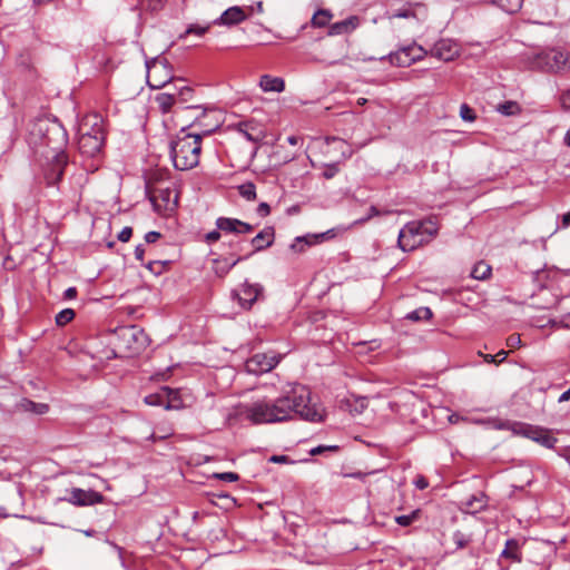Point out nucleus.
<instances>
[{
    "mask_svg": "<svg viewBox=\"0 0 570 570\" xmlns=\"http://www.w3.org/2000/svg\"><path fill=\"white\" fill-rule=\"evenodd\" d=\"M244 415L253 424L287 422L295 416L308 422H322L324 410L311 404L309 390L301 384L288 385L275 400H258L245 406Z\"/></svg>",
    "mask_w": 570,
    "mask_h": 570,
    "instance_id": "obj_1",
    "label": "nucleus"
},
{
    "mask_svg": "<svg viewBox=\"0 0 570 570\" xmlns=\"http://www.w3.org/2000/svg\"><path fill=\"white\" fill-rule=\"evenodd\" d=\"M183 127L169 144V155L177 170H189L199 164L202 135L187 131Z\"/></svg>",
    "mask_w": 570,
    "mask_h": 570,
    "instance_id": "obj_2",
    "label": "nucleus"
},
{
    "mask_svg": "<svg viewBox=\"0 0 570 570\" xmlns=\"http://www.w3.org/2000/svg\"><path fill=\"white\" fill-rule=\"evenodd\" d=\"M111 350L112 357H132L140 354L150 343L148 335L137 325L120 326L115 330ZM106 358H111L107 355Z\"/></svg>",
    "mask_w": 570,
    "mask_h": 570,
    "instance_id": "obj_3",
    "label": "nucleus"
},
{
    "mask_svg": "<svg viewBox=\"0 0 570 570\" xmlns=\"http://www.w3.org/2000/svg\"><path fill=\"white\" fill-rule=\"evenodd\" d=\"M569 58L567 51L551 48L527 57V66L532 70L560 73L570 68Z\"/></svg>",
    "mask_w": 570,
    "mask_h": 570,
    "instance_id": "obj_4",
    "label": "nucleus"
},
{
    "mask_svg": "<svg viewBox=\"0 0 570 570\" xmlns=\"http://www.w3.org/2000/svg\"><path fill=\"white\" fill-rule=\"evenodd\" d=\"M426 56V51L415 42L401 47L394 52L381 58V60H389L391 65L396 67H410L412 63L422 60Z\"/></svg>",
    "mask_w": 570,
    "mask_h": 570,
    "instance_id": "obj_5",
    "label": "nucleus"
},
{
    "mask_svg": "<svg viewBox=\"0 0 570 570\" xmlns=\"http://www.w3.org/2000/svg\"><path fill=\"white\" fill-rule=\"evenodd\" d=\"M232 298L236 299L243 309L249 311L256 302L264 299V286L246 279L238 288L232 291Z\"/></svg>",
    "mask_w": 570,
    "mask_h": 570,
    "instance_id": "obj_6",
    "label": "nucleus"
},
{
    "mask_svg": "<svg viewBox=\"0 0 570 570\" xmlns=\"http://www.w3.org/2000/svg\"><path fill=\"white\" fill-rule=\"evenodd\" d=\"M513 432L515 434L528 438L547 449H553L558 442L557 438L551 434L550 430L538 425L514 423Z\"/></svg>",
    "mask_w": 570,
    "mask_h": 570,
    "instance_id": "obj_7",
    "label": "nucleus"
},
{
    "mask_svg": "<svg viewBox=\"0 0 570 570\" xmlns=\"http://www.w3.org/2000/svg\"><path fill=\"white\" fill-rule=\"evenodd\" d=\"M68 495L58 498L57 502L66 501L76 507H89L101 503L105 497L95 490H83L80 488H72L67 491Z\"/></svg>",
    "mask_w": 570,
    "mask_h": 570,
    "instance_id": "obj_8",
    "label": "nucleus"
},
{
    "mask_svg": "<svg viewBox=\"0 0 570 570\" xmlns=\"http://www.w3.org/2000/svg\"><path fill=\"white\" fill-rule=\"evenodd\" d=\"M69 163V157L66 151L60 150L57 153L45 166L43 177L47 186L57 185L65 173V169Z\"/></svg>",
    "mask_w": 570,
    "mask_h": 570,
    "instance_id": "obj_9",
    "label": "nucleus"
},
{
    "mask_svg": "<svg viewBox=\"0 0 570 570\" xmlns=\"http://www.w3.org/2000/svg\"><path fill=\"white\" fill-rule=\"evenodd\" d=\"M170 79L171 70L166 59H158L147 63V82L151 88H163Z\"/></svg>",
    "mask_w": 570,
    "mask_h": 570,
    "instance_id": "obj_10",
    "label": "nucleus"
},
{
    "mask_svg": "<svg viewBox=\"0 0 570 570\" xmlns=\"http://www.w3.org/2000/svg\"><path fill=\"white\" fill-rule=\"evenodd\" d=\"M279 361V355L257 353L246 361L245 366L248 373L259 375L272 371Z\"/></svg>",
    "mask_w": 570,
    "mask_h": 570,
    "instance_id": "obj_11",
    "label": "nucleus"
},
{
    "mask_svg": "<svg viewBox=\"0 0 570 570\" xmlns=\"http://www.w3.org/2000/svg\"><path fill=\"white\" fill-rule=\"evenodd\" d=\"M422 227V224L412 222L400 230L397 244L403 252L412 250L421 243V239H416V236L421 235Z\"/></svg>",
    "mask_w": 570,
    "mask_h": 570,
    "instance_id": "obj_12",
    "label": "nucleus"
},
{
    "mask_svg": "<svg viewBox=\"0 0 570 570\" xmlns=\"http://www.w3.org/2000/svg\"><path fill=\"white\" fill-rule=\"evenodd\" d=\"M105 140V136H90L79 134L78 149L83 156L94 158L101 153Z\"/></svg>",
    "mask_w": 570,
    "mask_h": 570,
    "instance_id": "obj_13",
    "label": "nucleus"
},
{
    "mask_svg": "<svg viewBox=\"0 0 570 570\" xmlns=\"http://www.w3.org/2000/svg\"><path fill=\"white\" fill-rule=\"evenodd\" d=\"M177 399V392L168 386L161 387L157 393L145 396V403L151 406H164L166 410L177 409L178 405L173 404Z\"/></svg>",
    "mask_w": 570,
    "mask_h": 570,
    "instance_id": "obj_14",
    "label": "nucleus"
},
{
    "mask_svg": "<svg viewBox=\"0 0 570 570\" xmlns=\"http://www.w3.org/2000/svg\"><path fill=\"white\" fill-rule=\"evenodd\" d=\"M216 227L218 230L226 234H249L254 230V226L237 218L218 217L216 219Z\"/></svg>",
    "mask_w": 570,
    "mask_h": 570,
    "instance_id": "obj_15",
    "label": "nucleus"
},
{
    "mask_svg": "<svg viewBox=\"0 0 570 570\" xmlns=\"http://www.w3.org/2000/svg\"><path fill=\"white\" fill-rule=\"evenodd\" d=\"M79 134L90 136H105L104 119L99 114H89L79 124Z\"/></svg>",
    "mask_w": 570,
    "mask_h": 570,
    "instance_id": "obj_16",
    "label": "nucleus"
},
{
    "mask_svg": "<svg viewBox=\"0 0 570 570\" xmlns=\"http://www.w3.org/2000/svg\"><path fill=\"white\" fill-rule=\"evenodd\" d=\"M431 53L443 61H451L459 55V48L453 41L441 39L434 43Z\"/></svg>",
    "mask_w": 570,
    "mask_h": 570,
    "instance_id": "obj_17",
    "label": "nucleus"
},
{
    "mask_svg": "<svg viewBox=\"0 0 570 570\" xmlns=\"http://www.w3.org/2000/svg\"><path fill=\"white\" fill-rule=\"evenodd\" d=\"M246 18L245 11L240 7L235 6L226 9L219 18L213 21V24L235 26L246 20Z\"/></svg>",
    "mask_w": 570,
    "mask_h": 570,
    "instance_id": "obj_18",
    "label": "nucleus"
},
{
    "mask_svg": "<svg viewBox=\"0 0 570 570\" xmlns=\"http://www.w3.org/2000/svg\"><path fill=\"white\" fill-rule=\"evenodd\" d=\"M173 191L169 188H155L150 194V202L154 206L160 210L173 209L176 205V200L171 202Z\"/></svg>",
    "mask_w": 570,
    "mask_h": 570,
    "instance_id": "obj_19",
    "label": "nucleus"
},
{
    "mask_svg": "<svg viewBox=\"0 0 570 570\" xmlns=\"http://www.w3.org/2000/svg\"><path fill=\"white\" fill-rule=\"evenodd\" d=\"M275 228L267 226L263 228L255 237L252 238L250 244L254 247L253 253L262 252L274 244Z\"/></svg>",
    "mask_w": 570,
    "mask_h": 570,
    "instance_id": "obj_20",
    "label": "nucleus"
},
{
    "mask_svg": "<svg viewBox=\"0 0 570 570\" xmlns=\"http://www.w3.org/2000/svg\"><path fill=\"white\" fill-rule=\"evenodd\" d=\"M360 26V18L351 16L342 21L332 23L328 28V36H341L353 32Z\"/></svg>",
    "mask_w": 570,
    "mask_h": 570,
    "instance_id": "obj_21",
    "label": "nucleus"
},
{
    "mask_svg": "<svg viewBox=\"0 0 570 570\" xmlns=\"http://www.w3.org/2000/svg\"><path fill=\"white\" fill-rule=\"evenodd\" d=\"M488 507V497L479 492L478 494L471 495L462 503V511L471 514H475Z\"/></svg>",
    "mask_w": 570,
    "mask_h": 570,
    "instance_id": "obj_22",
    "label": "nucleus"
},
{
    "mask_svg": "<svg viewBox=\"0 0 570 570\" xmlns=\"http://www.w3.org/2000/svg\"><path fill=\"white\" fill-rule=\"evenodd\" d=\"M237 130L243 134L246 140L252 142H258L264 137L262 130L257 126V122L254 120L240 121L237 125Z\"/></svg>",
    "mask_w": 570,
    "mask_h": 570,
    "instance_id": "obj_23",
    "label": "nucleus"
},
{
    "mask_svg": "<svg viewBox=\"0 0 570 570\" xmlns=\"http://www.w3.org/2000/svg\"><path fill=\"white\" fill-rule=\"evenodd\" d=\"M500 558L508 559L512 562H521L522 553L520 549V543L517 539H508L502 550Z\"/></svg>",
    "mask_w": 570,
    "mask_h": 570,
    "instance_id": "obj_24",
    "label": "nucleus"
},
{
    "mask_svg": "<svg viewBox=\"0 0 570 570\" xmlns=\"http://www.w3.org/2000/svg\"><path fill=\"white\" fill-rule=\"evenodd\" d=\"M259 86L266 92H282L285 89V82L282 78L272 77L269 75L261 77Z\"/></svg>",
    "mask_w": 570,
    "mask_h": 570,
    "instance_id": "obj_25",
    "label": "nucleus"
},
{
    "mask_svg": "<svg viewBox=\"0 0 570 570\" xmlns=\"http://www.w3.org/2000/svg\"><path fill=\"white\" fill-rule=\"evenodd\" d=\"M244 258L240 257V256L236 257L233 261H229L228 258H225V257L216 258V259L213 261V263H214V267H213L214 272H215V274L218 277H224V276H226L230 272V269L236 264H238Z\"/></svg>",
    "mask_w": 570,
    "mask_h": 570,
    "instance_id": "obj_26",
    "label": "nucleus"
},
{
    "mask_svg": "<svg viewBox=\"0 0 570 570\" xmlns=\"http://www.w3.org/2000/svg\"><path fill=\"white\" fill-rule=\"evenodd\" d=\"M19 407L29 413L37 415H43L49 412V405L47 403H38L29 399H22L19 403Z\"/></svg>",
    "mask_w": 570,
    "mask_h": 570,
    "instance_id": "obj_27",
    "label": "nucleus"
},
{
    "mask_svg": "<svg viewBox=\"0 0 570 570\" xmlns=\"http://www.w3.org/2000/svg\"><path fill=\"white\" fill-rule=\"evenodd\" d=\"M51 134L55 135L57 138H60L62 142L66 141L67 132L65 128L61 126V124L53 121L49 127L46 128V134L43 135V138L46 140V144L48 145L51 142Z\"/></svg>",
    "mask_w": 570,
    "mask_h": 570,
    "instance_id": "obj_28",
    "label": "nucleus"
},
{
    "mask_svg": "<svg viewBox=\"0 0 570 570\" xmlns=\"http://www.w3.org/2000/svg\"><path fill=\"white\" fill-rule=\"evenodd\" d=\"M332 18L333 13L330 10L320 9L313 14L311 19V24L315 28H323L330 23Z\"/></svg>",
    "mask_w": 570,
    "mask_h": 570,
    "instance_id": "obj_29",
    "label": "nucleus"
},
{
    "mask_svg": "<svg viewBox=\"0 0 570 570\" xmlns=\"http://www.w3.org/2000/svg\"><path fill=\"white\" fill-rule=\"evenodd\" d=\"M156 102L158 104L159 109L163 114H167L170 111L171 107L176 102V92L174 94H159L156 96Z\"/></svg>",
    "mask_w": 570,
    "mask_h": 570,
    "instance_id": "obj_30",
    "label": "nucleus"
},
{
    "mask_svg": "<svg viewBox=\"0 0 570 570\" xmlns=\"http://www.w3.org/2000/svg\"><path fill=\"white\" fill-rule=\"evenodd\" d=\"M491 3L512 14L522 8L523 0H492Z\"/></svg>",
    "mask_w": 570,
    "mask_h": 570,
    "instance_id": "obj_31",
    "label": "nucleus"
},
{
    "mask_svg": "<svg viewBox=\"0 0 570 570\" xmlns=\"http://www.w3.org/2000/svg\"><path fill=\"white\" fill-rule=\"evenodd\" d=\"M492 267L484 261L478 262L471 272V276L479 281H484L491 276Z\"/></svg>",
    "mask_w": 570,
    "mask_h": 570,
    "instance_id": "obj_32",
    "label": "nucleus"
},
{
    "mask_svg": "<svg viewBox=\"0 0 570 570\" xmlns=\"http://www.w3.org/2000/svg\"><path fill=\"white\" fill-rule=\"evenodd\" d=\"M497 110L503 116H515L522 111L521 106L513 100L499 104Z\"/></svg>",
    "mask_w": 570,
    "mask_h": 570,
    "instance_id": "obj_33",
    "label": "nucleus"
},
{
    "mask_svg": "<svg viewBox=\"0 0 570 570\" xmlns=\"http://www.w3.org/2000/svg\"><path fill=\"white\" fill-rule=\"evenodd\" d=\"M421 514H422V510L415 509L409 514H402V515L395 517L394 520L401 527H409L413 522L417 521L421 518Z\"/></svg>",
    "mask_w": 570,
    "mask_h": 570,
    "instance_id": "obj_34",
    "label": "nucleus"
},
{
    "mask_svg": "<svg viewBox=\"0 0 570 570\" xmlns=\"http://www.w3.org/2000/svg\"><path fill=\"white\" fill-rule=\"evenodd\" d=\"M432 311L429 307H419L410 313L406 314L405 318L417 322V321H428L432 317Z\"/></svg>",
    "mask_w": 570,
    "mask_h": 570,
    "instance_id": "obj_35",
    "label": "nucleus"
},
{
    "mask_svg": "<svg viewBox=\"0 0 570 570\" xmlns=\"http://www.w3.org/2000/svg\"><path fill=\"white\" fill-rule=\"evenodd\" d=\"M314 244L311 243L309 234L304 236H298L294 239V242L291 245V249L296 253H303L306 247L313 246Z\"/></svg>",
    "mask_w": 570,
    "mask_h": 570,
    "instance_id": "obj_36",
    "label": "nucleus"
},
{
    "mask_svg": "<svg viewBox=\"0 0 570 570\" xmlns=\"http://www.w3.org/2000/svg\"><path fill=\"white\" fill-rule=\"evenodd\" d=\"M239 195L246 200H255L256 199V186L248 181L238 187Z\"/></svg>",
    "mask_w": 570,
    "mask_h": 570,
    "instance_id": "obj_37",
    "label": "nucleus"
},
{
    "mask_svg": "<svg viewBox=\"0 0 570 570\" xmlns=\"http://www.w3.org/2000/svg\"><path fill=\"white\" fill-rule=\"evenodd\" d=\"M212 23H207L205 26L198 24V23H191L187 27L185 30V33L180 36V38H184L187 35H196L198 37L205 35L210 29Z\"/></svg>",
    "mask_w": 570,
    "mask_h": 570,
    "instance_id": "obj_38",
    "label": "nucleus"
},
{
    "mask_svg": "<svg viewBox=\"0 0 570 570\" xmlns=\"http://www.w3.org/2000/svg\"><path fill=\"white\" fill-rule=\"evenodd\" d=\"M75 315L73 309L65 308L56 315V323L58 326H65L73 320Z\"/></svg>",
    "mask_w": 570,
    "mask_h": 570,
    "instance_id": "obj_39",
    "label": "nucleus"
},
{
    "mask_svg": "<svg viewBox=\"0 0 570 570\" xmlns=\"http://www.w3.org/2000/svg\"><path fill=\"white\" fill-rule=\"evenodd\" d=\"M336 236V233H335V229H328L324 233H320V234H309V239H311V243H313L314 245L318 244V243H322L324 240H328V239H332Z\"/></svg>",
    "mask_w": 570,
    "mask_h": 570,
    "instance_id": "obj_40",
    "label": "nucleus"
},
{
    "mask_svg": "<svg viewBox=\"0 0 570 570\" xmlns=\"http://www.w3.org/2000/svg\"><path fill=\"white\" fill-rule=\"evenodd\" d=\"M452 540L456 549H463L471 542V537L458 530L453 533Z\"/></svg>",
    "mask_w": 570,
    "mask_h": 570,
    "instance_id": "obj_41",
    "label": "nucleus"
},
{
    "mask_svg": "<svg viewBox=\"0 0 570 570\" xmlns=\"http://www.w3.org/2000/svg\"><path fill=\"white\" fill-rule=\"evenodd\" d=\"M169 264L170 261H151L146 265V267L155 275H160Z\"/></svg>",
    "mask_w": 570,
    "mask_h": 570,
    "instance_id": "obj_42",
    "label": "nucleus"
},
{
    "mask_svg": "<svg viewBox=\"0 0 570 570\" xmlns=\"http://www.w3.org/2000/svg\"><path fill=\"white\" fill-rule=\"evenodd\" d=\"M460 117L465 121H474L476 118L475 111L466 104H462L460 107Z\"/></svg>",
    "mask_w": 570,
    "mask_h": 570,
    "instance_id": "obj_43",
    "label": "nucleus"
},
{
    "mask_svg": "<svg viewBox=\"0 0 570 570\" xmlns=\"http://www.w3.org/2000/svg\"><path fill=\"white\" fill-rule=\"evenodd\" d=\"M166 1L167 0H141L147 10L151 12L160 11L165 7Z\"/></svg>",
    "mask_w": 570,
    "mask_h": 570,
    "instance_id": "obj_44",
    "label": "nucleus"
},
{
    "mask_svg": "<svg viewBox=\"0 0 570 570\" xmlns=\"http://www.w3.org/2000/svg\"><path fill=\"white\" fill-rule=\"evenodd\" d=\"M338 449L340 448L337 445H318V446L313 448L309 451V454L318 455V454H322V453H324L326 451L336 452V451H338Z\"/></svg>",
    "mask_w": 570,
    "mask_h": 570,
    "instance_id": "obj_45",
    "label": "nucleus"
},
{
    "mask_svg": "<svg viewBox=\"0 0 570 570\" xmlns=\"http://www.w3.org/2000/svg\"><path fill=\"white\" fill-rule=\"evenodd\" d=\"M338 170H340V168H338L337 164H330V165H326V168L322 175L325 179H332L338 173Z\"/></svg>",
    "mask_w": 570,
    "mask_h": 570,
    "instance_id": "obj_46",
    "label": "nucleus"
},
{
    "mask_svg": "<svg viewBox=\"0 0 570 570\" xmlns=\"http://www.w3.org/2000/svg\"><path fill=\"white\" fill-rule=\"evenodd\" d=\"M415 17V13L414 11H412L411 9H399L396 10L390 18H403V19H407V18H413Z\"/></svg>",
    "mask_w": 570,
    "mask_h": 570,
    "instance_id": "obj_47",
    "label": "nucleus"
},
{
    "mask_svg": "<svg viewBox=\"0 0 570 570\" xmlns=\"http://www.w3.org/2000/svg\"><path fill=\"white\" fill-rule=\"evenodd\" d=\"M216 478L226 482H235L239 479V475L235 472H223L216 474Z\"/></svg>",
    "mask_w": 570,
    "mask_h": 570,
    "instance_id": "obj_48",
    "label": "nucleus"
},
{
    "mask_svg": "<svg viewBox=\"0 0 570 570\" xmlns=\"http://www.w3.org/2000/svg\"><path fill=\"white\" fill-rule=\"evenodd\" d=\"M560 104L562 109L570 111V90H566L560 95Z\"/></svg>",
    "mask_w": 570,
    "mask_h": 570,
    "instance_id": "obj_49",
    "label": "nucleus"
},
{
    "mask_svg": "<svg viewBox=\"0 0 570 570\" xmlns=\"http://www.w3.org/2000/svg\"><path fill=\"white\" fill-rule=\"evenodd\" d=\"M131 236H132V228L126 226L118 234V239L122 243H126L131 238Z\"/></svg>",
    "mask_w": 570,
    "mask_h": 570,
    "instance_id": "obj_50",
    "label": "nucleus"
},
{
    "mask_svg": "<svg viewBox=\"0 0 570 570\" xmlns=\"http://www.w3.org/2000/svg\"><path fill=\"white\" fill-rule=\"evenodd\" d=\"M191 94H193V89L190 87L184 86L176 94V97L178 96L181 101H187V99L191 96Z\"/></svg>",
    "mask_w": 570,
    "mask_h": 570,
    "instance_id": "obj_51",
    "label": "nucleus"
},
{
    "mask_svg": "<svg viewBox=\"0 0 570 570\" xmlns=\"http://www.w3.org/2000/svg\"><path fill=\"white\" fill-rule=\"evenodd\" d=\"M256 213L261 217H266L271 214V206L263 202L258 205Z\"/></svg>",
    "mask_w": 570,
    "mask_h": 570,
    "instance_id": "obj_52",
    "label": "nucleus"
},
{
    "mask_svg": "<svg viewBox=\"0 0 570 570\" xmlns=\"http://www.w3.org/2000/svg\"><path fill=\"white\" fill-rule=\"evenodd\" d=\"M414 485L419 489V490H425L428 487H429V481L425 476L423 475H417L414 480Z\"/></svg>",
    "mask_w": 570,
    "mask_h": 570,
    "instance_id": "obj_53",
    "label": "nucleus"
},
{
    "mask_svg": "<svg viewBox=\"0 0 570 570\" xmlns=\"http://www.w3.org/2000/svg\"><path fill=\"white\" fill-rule=\"evenodd\" d=\"M220 238V230L215 229L206 234L205 239L207 243L213 244L216 243Z\"/></svg>",
    "mask_w": 570,
    "mask_h": 570,
    "instance_id": "obj_54",
    "label": "nucleus"
},
{
    "mask_svg": "<svg viewBox=\"0 0 570 570\" xmlns=\"http://www.w3.org/2000/svg\"><path fill=\"white\" fill-rule=\"evenodd\" d=\"M160 236H161L160 233L151 230L145 235V240H146V243L151 244V243H155L156 240H158L160 238Z\"/></svg>",
    "mask_w": 570,
    "mask_h": 570,
    "instance_id": "obj_55",
    "label": "nucleus"
},
{
    "mask_svg": "<svg viewBox=\"0 0 570 570\" xmlns=\"http://www.w3.org/2000/svg\"><path fill=\"white\" fill-rule=\"evenodd\" d=\"M520 344H521V338L519 335H510L507 338V345L509 347H518V346H520Z\"/></svg>",
    "mask_w": 570,
    "mask_h": 570,
    "instance_id": "obj_56",
    "label": "nucleus"
},
{
    "mask_svg": "<svg viewBox=\"0 0 570 570\" xmlns=\"http://www.w3.org/2000/svg\"><path fill=\"white\" fill-rule=\"evenodd\" d=\"M145 255V247L142 244H139L135 248V257L137 261L142 262Z\"/></svg>",
    "mask_w": 570,
    "mask_h": 570,
    "instance_id": "obj_57",
    "label": "nucleus"
},
{
    "mask_svg": "<svg viewBox=\"0 0 570 570\" xmlns=\"http://www.w3.org/2000/svg\"><path fill=\"white\" fill-rule=\"evenodd\" d=\"M380 214V210L375 206H371L368 209V215L365 218H362L360 222H366L374 216H379Z\"/></svg>",
    "mask_w": 570,
    "mask_h": 570,
    "instance_id": "obj_58",
    "label": "nucleus"
},
{
    "mask_svg": "<svg viewBox=\"0 0 570 570\" xmlns=\"http://www.w3.org/2000/svg\"><path fill=\"white\" fill-rule=\"evenodd\" d=\"M77 296V288L76 287H69L65 291L63 297L67 299H72Z\"/></svg>",
    "mask_w": 570,
    "mask_h": 570,
    "instance_id": "obj_59",
    "label": "nucleus"
},
{
    "mask_svg": "<svg viewBox=\"0 0 570 570\" xmlns=\"http://www.w3.org/2000/svg\"><path fill=\"white\" fill-rule=\"evenodd\" d=\"M271 462H274V463H286L289 461L288 456L286 455H273L271 459H269Z\"/></svg>",
    "mask_w": 570,
    "mask_h": 570,
    "instance_id": "obj_60",
    "label": "nucleus"
},
{
    "mask_svg": "<svg viewBox=\"0 0 570 570\" xmlns=\"http://www.w3.org/2000/svg\"><path fill=\"white\" fill-rule=\"evenodd\" d=\"M494 356H495V360H498V364H499L507 358L508 352H505L504 350H501Z\"/></svg>",
    "mask_w": 570,
    "mask_h": 570,
    "instance_id": "obj_61",
    "label": "nucleus"
},
{
    "mask_svg": "<svg viewBox=\"0 0 570 570\" xmlns=\"http://www.w3.org/2000/svg\"><path fill=\"white\" fill-rule=\"evenodd\" d=\"M569 400H570V387L559 396L558 402L563 403Z\"/></svg>",
    "mask_w": 570,
    "mask_h": 570,
    "instance_id": "obj_62",
    "label": "nucleus"
},
{
    "mask_svg": "<svg viewBox=\"0 0 570 570\" xmlns=\"http://www.w3.org/2000/svg\"><path fill=\"white\" fill-rule=\"evenodd\" d=\"M570 226V210L562 215V227L567 228Z\"/></svg>",
    "mask_w": 570,
    "mask_h": 570,
    "instance_id": "obj_63",
    "label": "nucleus"
},
{
    "mask_svg": "<svg viewBox=\"0 0 570 570\" xmlns=\"http://www.w3.org/2000/svg\"><path fill=\"white\" fill-rule=\"evenodd\" d=\"M301 140H302V138L297 137V136L287 137V142L293 146L297 145Z\"/></svg>",
    "mask_w": 570,
    "mask_h": 570,
    "instance_id": "obj_64",
    "label": "nucleus"
}]
</instances>
